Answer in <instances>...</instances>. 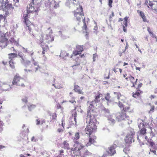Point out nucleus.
<instances>
[{
  "mask_svg": "<svg viewBox=\"0 0 157 157\" xmlns=\"http://www.w3.org/2000/svg\"><path fill=\"white\" fill-rule=\"evenodd\" d=\"M102 94H99L96 96L95 99L93 101L89 106L87 110L86 122H88V125H87L85 130L86 134L89 136L95 132L97 128L96 124L97 123L96 119L94 115L91 114V112H93L94 105H97V103L100 101V98L101 97Z\"/></svg>",
  "mask_w": 157,
  "mask_h": 157,
  "instance_id": "nucleus-1",
  "label": "nucleus"
},
{
  "mask_svg": "<svg viewBox=\"0 0 157 157\" xmlns=\"http://www.w3.org/2000/svg\"><path fill=\"white\" fill-rule=\"evenodd\" d=\"M74 148H72L71 150L76 155H80L81 157H86L87 156L91 155V153L85 148V146L76 140H74Z\"/></svg>",
  "mask_w": 157,
  "mask_h": 157,
  "instance_id": "nucleus-2",
  "label": "nucleus"
},
{
  "mask_svg": "<svg viewBox=\"0 0 157 157\" xmlns=\"http://www.w3.org/2000/svg\"><path fill=\"white\" fill-rule=\"evenodd\" d=\"M50 28L48 29L47 31L48 33L45 36H44L43 34L40 35V38L39 40V43L41 44V46L45 43V42L49 44L50 42L54 40V38L53 36L52 35V30L50 29Z\"/></svg>",
  "mask_w": 157,
  "mask_h": 157,
  "instance_id": "nucleus-3",
  "label": "nucleus"
},
{
  "mask_svg": "<svg viewBox=\"0 0 157 157\" xmlns=\"http://www.w3.org/2000/svg\"><path fill=\"white\" fill-rule=\"evenodd\" d=\"M37 0H33L31 3L27 6V13H33L36 12L39 10L40 3L37 2Z\"/></svg>",
  "mask_w": 157,
  "mask_h": 157,
  "instance_id": "nucleus-4",
  "label": "nucleus"
},
{
  "mask_svg": "<svg viewBox=\"0 0 157 157\" xmlns=\"http://www.w3.org/2000/svg\"><path fill=\"white\" fill-rule=\"evenodd\" d=\"M114 94L116 95L117 96V98L119 100L118 106L121 108H123V111L125 113V112H130V107L128 106L126 107H124L123 103L124 102V97L121 95V93L118 92H114Z\"/></svg>",
  "mask_w": 157,
  "mask_h": 157,
  "instance_id": "nucleus-5",
  "label": "nucleus"
},
{
  "mask_svg": "<svg viewBox=\"0 0 157 157\" xmlns=\"http://www.w3.org/2000/svg\"><path fill=\"white\" fill-rule=\"evenodd\" d=\"M9 33H2L0 36V46L2 48H4L7 45L8 42Z\"/></svg>",
  "mask_w": 157,
  "mask_h": 157,
  "instance_id": "nucleus-6",
  "label": "nucleus"
},
{
  "mask_svg": "<svg viewBox=\"0 0 157 157\" xmlns=\"http://www.w3.org/2000/svg\"><path fill=\"white\" fill-rule=\"evenodd\" d=\"M24 79L20 77L19 75L17 74L13 78L12 84L13 85L24 86L25 85L24 84Z\"/></svg>",
  "mask_w": 157,
  "mask_h": 157,
  "instance_id": "nucleus-7",
  "label": "nucleus"
},
{
  "mask_svg": "<svg viewBox=\"0 0 157 157\" xmlns=\"http://www.w3.org/2000/svg\"><path fill=\"white\" fill-rule=\"evenodd\" d=\"M8 0H0V7L2 8L4 7L8 10L9 13H11L13 11L14 8L12 7L11 4H7Z\"/></svg>",
  "mask_w": 157,
  "mask_h": 157,
  "instance_id": "nucleus-8",
  "label": "nucleus"
},
{
  "mask_svg": "<svg viewBox=\"0 0 157 157\" xmlns=\"http://www.w3.org/2000/svg\"><path fill=\"white\" fill-rule=\"evenodd\" d=\"M74 16L77 20L79 21L81 18L84 16L82 7L80 5L77 7V9L74 13Z\"/></svg>",
  "mask_w": 157,
  "mask_h": 157,
  "instance_id": "nucleus-9",
  "label": "nucleus"
},
{
  "mask_svg": "<svg viewBox=\"0 0 157 157\" xmlns=\"http://www.w3.org/2000/svg\"><path fill=\"white\" fill-rule=\"evenodd\" d=\"M121 146V143L118 140H115L114 143V146L109 148V150L107 151L108 154L110 156L113 155L115 153V148Z\"/></svg>",
  "mask_w": 157,
  "mask_h": 157,
  "instance_id": "nucleus-10",
  "label": "nucleus"
},
{
  "mask_svg": "<svg viewBox=\"0 0 157 157\" xmlns=\"http://www.w3.org/2000/svg\"><path fill=\"white\" fill-rule=\"evenodd\" d=\"M135 134V132L133 130L127 134L124 139L126 144H129L132 143V142H134V135Z\"/></svg>",
  "mask_w": 157,
  "mask_h": 157,
  "instance_id": "nucleus-11",
  "label": "nucleus"
},
{
  "mask_svg": "<svg viewBox=\"0 0 157 157\" xmlns=\"http://www.w3.org/2000/svg\"><path fill=\"white\" fill-rule=\"evenodd\" d=\"M31 61L33 64L30 67L31 69H29V71L33 72V71H34L35 72H36L40 68L39 64L37 62L35 61L33 58H32L31 59Z\"/></svg>",
  "mask_w": 157,
  "mask_h": 157,
  "instance_id": "nucleus-12",
  "label": "nucleus"
},
{
  "mask_svg": "<svg viewBox=\"0 0 157 157\" xmlns=\"http://www.w3.org/2000/svg\"><path fill=\"white\" fill-rule=\"evenodd\" d=\"M129 116L127 115L126 113L123 111H122L121 112L117 113L116 116V118L119 121L124 120L125 119L129 120Z\"/></svg>",
  "mask_w": 157,
  "mask_h": 157,
  "instance_id": "nucleus-13",
  "label": "nucleus"
},
{
  "mask_svg": "<svg viewBox=\"0 0 157 157\" xmlns=\"http://www.w3.org/2000/svg\"><path fill=\"white\" fill-rule=\"evenodd\" d=\"M11 89L10 85L6 82H2L0 88V90L4 91H10Z\"/></svg>",
  "mask_w": 157,
  "mask_h": 157,
  "instance_id": "nucleus-14",
  "label": "nucleus"
},
{
  "mask_svg": "<svg viewBox=\"0 0 157 157\" xmlns=\"http://www.w3.org/2000/svg\"><path fill=\"white\" fill-rule=\"evenodd\" d=\"M29 13H26V14H24V23L27 26H28L29 30V33L30 34H31V29L29 27V25L30 24V22L28 19V14Z\"/></svg>",
  "mask_w": 157,
  "mask_h": 157,
  "instance_id": "nucleus-15",
  "label": "nucleus"
},
{
  "mask_svg": "<svg viewBox=\"0 0 157 157\" xmlns=\"http://www.w3.org/2000/svg\"><path fill=\"white\" fill-rule=\"evenodd\" d=\"M82 46L81 45H77L76 47V49L73 52V54L75 56L78 55L81 53V52L83 51Z\"/></svg>",
  "mask_w": 157,
  "mask_h": 157,
  "instance_id": "nucleus-16",
  "label": "nucleus"
},
{
  "mask_svg": "<svg viewBox=\"0 0 157 157\" xmlns=\"http://www.w3.org/2000/svg\"><path fill=\"white\" fill-rule=\"evenodd\" d=\"M96 139V137L95 136H92V137H90L89 142L86 144V146L88 147L90 146L92 144H94L96 142L95 140Z\"/></svg>",
  "mask_w": 157,
  "mask_h": 157,
  "instance_id": "nucleus-17",
  "label": "nucleus"
},
{
  "mask_svg": "<svg viewBox=\"0 0 157 157\" xmlns=\"http://www.w3.org/2000/svg\"><path fill=\"white\" fill-rule=\"evenodd\" d=\"M22 49H23V52L25 53H27L31 57L33 58L32 56L34 54V52L33 50L28 49L27 48H25L24 47H22Z\"/></svg>",
  "mask_w": 157,
  "mask_h": 157,
  "instance_id": "nucleus-18",
  "label": "nucleus"
},
{
  "mask_svg": "<svg viewBox=\"0 0 157 157\" xmlns=\"http://www.w3.org/2000/svg\"><path fill=\"white\" fill-rule=\"evenodd\" d=\"M115 116L114 115H109L107 117V119L109 123L111 125H113L115 122Z\"/></svg>",
  "mask_w": 157,
  "mask_h": 157,
  "instance_id": "nucleus-19",
  "label": "nucleus"
},
{
  "mask_svg": "<svg viewBox=\"0 0 157 157\" xmlns=\"http://www.w3.org/2000/svg\"><path fill=\"white\" fill-rule=\"evenodd\" d=\"M69 56V54L64 51H62L60 55V58L63 59L64 60H66L67 57Z\"/></svg>",
  "mask_w": 157,
  "mask_h": 157,
  "instance_id": "nucleus-20",
  "label": "nucleus"
},
{
  "mask_svg": "<svg viewBox=\"0 0 157 157\" xmlns=\"http://www.w3.org/2000/svg\"><path fill=\"white\" fill-rule=\"evenodd\" d=\"M67 2L66 3V5L68 7H70V5L71 4H76L78 2L77 0H67Z\"/></svg>",
  "mask_w": 157,
  "mask_h": 157,
  "instance_id": "nucleus-21",
  "label": "nucleus"
},
{
  "mask_svg": "<svg viewBox=\"0 0 157 157\" xmlns=\"http://www.w3.org/2000/svg\"><path fill=\"white\" fill-rule=\"evenodd\" d=\"M9 58L10 60L13 61L14 58L17 57V54L15 53H11L8 54Z\"/></svg>",
  "mask_w": 157,
  "mask_h": 157,
  "instance_id": "nucleus-22",
  "label": "nucleus"
},
{
  "mask_svg": "<svg viewBox=\"0 0 157 157\" xmlns=\"http://www.w3.org/2000/svg\"><path fill=\"white\" fill-rule=\"evenodd\" d=\"M77 115V112L75 111L74 113H73L72 116L74 117V120L73 121H71L72 124L74 125H76V117Z\"/></svg>",
  "mask_w": 157,
  "mask_h": 157,
  "instance_id": "nucleus-23",
  "label": "nucleus"
},
{
  "mask_svg": "<svg viewBox=\"0 0 157 157\" xmlns=\"http://www.w3.org/2000/svg\"><path fill=\"white\" fill-rule=\"evenodd\" d=\"M138 127L140 129L145 126L144 125V124L143 121L140 119H138Z\"/></svg>",
  "mask_w": 157,
  "mask_h": 157,
  "instance_id": "nucleus-24",
  "label": "nucleus"
},
{
  "mask_svg": "<svg viewBox=\"0 0 157 157\" xmlns=\"http://www.w3.org/2000/svg\"><path fill=\"white\" fill-rule=\"evenodd\" d=\"M74 90L75 91L78 92L79 94H82L83 92L82 90L79 89V87L78 85H75Z\"/></svg>",
  "mask_w": 157,
  "mask_h": 157,
  "instance_id": "nucleus-25",
  "label": "nucleus"
},
{
  "mask_svg": "<svg viewBox=\"0 0 157 157\" xmlns=\"http://www.w3.org/2000/svg\"><path fill=\"white\" fill-rule=\"evenodd\" d=\"M142 93V91H141L140 90H137L135 93H133V97L135 98H137L140 94H141Z\"/></svg>",
  "mask_w": 157,
  "mask_h": 157,
  "instance_id": "nucleus-26",
  "label": "nucleus"
},
{
  "mask_svg": "<svg viewBox=\"0 0 157 157\" xmlns=\"http://www.w3.org/2000/svg\"><path fill=\"white\" fill-rule=\"evenodd\" d=\"M29 129L28 128L26 129V131L25 132H23L21 134V137L23 139H24V137L26 136L27 134L29 132Z\"/></svg>",
  "mask_w": 157,
  "mask_h": 157,
  "instance_id": "nucleus-27",
  "label": "nucleus"
},
{
  "mask_svg": "<svg viewBox=\"0 0 157 157\" xmlns=\"http://www.w3.org/2000/svg\"><path fill=\"white\" fill-rule=\"evenodd\" d=\"M18 56L21 59V63H23V62H25V56L21 52H19L18 53Z\"/></svg>",
  "mask_w": 157,
  "mask_h": 157,
  "instance_id": "nucleus-28",
  "label": "nucleus"
},
{
  "mask_svg": "<svg viewBox=\"0 0 157 157\" xmlns=\"http://www.w3.org/2000/svg\"><path fill=\"white\" fill-rule=\"evenodd\" d=\"M126 144L127 145L125 147L123 151L124 152L125 154H127L129 150V148L128 144Z\"/></svg>",
  "mask_w": 157,
  "mask_h": 157,
  "instance_id": "nucleus-29",
  "label": "nucleus"
},
{
  "mask_svg": "<svg viewBox=\"0 0 157 157\" xmlns=\"http://www.w3.org/2000/svg\"><path fill=\"white\" fill-rule=\"evenodd\" d=\"M31 61H30L29 60H27L26 61L25 60V62H23V63H22L23 64H24V65L26 67H28L30 65L31 63Z\"/></svg>",
  "mask_w": 157,
  "mask_h": 157,
  "instance_id": "nucleus-30",
  "label": "nucleus"
},
{
  "mask_svg": "<svg viewBox=\"0 0 157 157\" xmlns=\"http://www.w3.org/2000/svg\"><path fill=\"white\" fill-rule=\"evenodd\" d=\"M36 124L37 125L40 124V125L42 124L43 123H44L45 122V121L44 120H42L41 121L39 120L38 119L36 120Z\"/></svg>",
  "mask_w": 157,
  "mask_h": 157,
  "instance_id": "nucleus-31",
  "label": "nucleus"
},
{
  "mask_svg": "<svg viewBox=\"0 0 157 157\" xmlns=\"http://www.w3.org/2000/svg\"><path fill=\"white\" fill-rule=\"evenodd\" d=\"M15 64V63L13 61L11 60H10L9 61V64L10 66L13 69L14 68V64Z\"/></svg>",
  "mask_w": 157,
  "mask_h": 157,
  "instance_id": "nucleus-32",
  "label": "nucleus"
},
{
  "mask_svg": "<svg viewBox=\"0 0 157 157\" xmlns=\"http://www.w3.org/2000/svg\"><path fill=\"white\" fill-rule=\"evenodd\" d=\"M63 144L64 145V148L65 149H69V145L67 142L64 141Z\"/></svg>",
  "mask_w": 157,
  "mask_h": 157,
  "instance_id": "nucleus-33",
  "label": "nucleus"
},
{
  "mask_svg": "<svg viewBox=\"0 0 157 157\" xmlns=\"http://www.w3.org/2000/svg\"><path fill=\"white\" fill-rule=\"evenodd\" d=\"M28 106L29 110L31 111L35 108L36 105H31L30 106L28 105Z\"/></svg>",
  "mask_w": 157,
  "mask_h": 157,
  "instance_id": "nucleus-34",
  "label": "nucleus"
},
{
  "mask_svg": "<svg viewBox=\"0 0 157 157\" xmlns=\"http://www.w3.org/2000/svg\"><path fill=\"white\" fill-rule=\"evenodd\" d=\"M140 129V133L142 135H144L146 133V129L144 127L141 128Z\"/></svg>",
  "mask_w": 157,
  "mask_h": 157,
  "instance_id": "nucleus-35",
  "label": "nucleus"
},
{
  "mask_svg": "<svg viewBox=\"0 0 157 157\" xmlns=\"http://www.w3.org/2000/svg\"><path fill=\"white\" fill-rule=\"evenodd\" d=\"M83 22L84 23V25L82 27V29L83 30L84 29L85 31H86L87 29V26L85 23V18H84V19H83Z\"/></svg>",
  "mask_w": 157,
  "mask_h": 157,
  "instance_id": "nucleus-36",
  "label": "nucleus"
},
{
  "mask_svg": "<svg viewBox=\"0 0 157 157\" xmlns=\"http://www.w3.org/2000/svg\"><path fill=\"white\" fill-rule=\"evenodd\" d=\"M149 5L152 7V8L154 9H155L156 8V6L155 5V3L153 4L152 2H149Z\"/></svg>",
  "mask_w": 157,
  "mask_h": 157,
  "instance_id": "nucleus-37",
  "label": "nucleus"
},
{
  "mask_svg": "<svg viewBox=\"0 0 157 157\" xmlns=\"http://www.w3.org/2000/svg\"><path fill=\"white\" fill-rule=\"evenodd\" d=\"M137 11V13L139 14L140 16L141 17V18L145 16L144 13L142 11L139 10H138Z\"/></svg>",
  "mask_w": 157,
  "mask_h": 157,
  "instance_id": "nucleus-38",
  "label": "nucleus"
},
{
  "mask_svg": "<svg viewBox=\"0 0 157 157\" xmlns=\"http://www.w3.org/2000/svg\"><path fill=\"white\" fill-rule=\"evenodd\" d=\"M79 133L78 132H76L75 136V139L77 140L79 138Z\"/></svg>",
  "mask_w": 157,
  "mask_h": 157,
  "instance_id": "nucleus-39",
  "label": "nucleus"
},
{
  "mask_svg": "<svg viewBox=\"0 0 157 157\" xmlns=\"http://www.w3.org/2000/svg\"><path fill=\"white\" fill-rule=\"evenodd\" d=\"M51 116H52V119L54 120L56 119L57 117V115L56 113H53L51 114Z\"/></svg>",
  "mask_w": 157,
  "mask_h": 157,
  "instance_id": "nucleus-40",
  "label": "nucleus"
},
{
  "mask_svg": "<svg viewBox=\"0 0 157 157\" xmlns=\"http://www.w3.org/2000/svg\"><path fill=\"white\" fill-rule=\"evenodd\" d=\"M128 17H126L124 18V25L126 27H127V20L128 19Z\"/></svg>",
  "mask_w": 157,
  "mask_h": 157,
  "instance_id": "nucleus-41",
  "label": "nucleus"
},
{
  "mask_svg": "<svg viewBox=\"0 0 157 157\" xmlns=\"http://www.w3.org/2000/svg\"><path fill=\"white\" fill-rule=\"evenodd\" d=\"M110 98V97L109 95V94L108 93L105 96V98L107 101H109Z\"/></svg>",
  "mask_w": 157,
  "mask_h": 157,
  "instance_id": "nucleus-42",
  "label": "nucleus"
},
{
  "mask_svg": "<svg viewBox=\"0 0 157 157\" xmlns=\"http://www.w3.org/2000/svg\"><path fill=\"white\" fill-rule=\"evenodd\" d=\"M10 41L11 42L13 43L14 44L17 46L18 44L17 42L14 39L12 38Z\"/></svg>",
  "mask_w": 157,
  "mask_h": 157,
  "instance_id": "nucleus-43",
  "label": "nucleus"
},
{
  "mask_svg": "<svg viewBox=\"0 0 157 157\" xmlns=\"http://www.w3.org/2000/svg\"><path fill=\"white\" fill-rule=\"evenodd\" d=\"M27 98L26 97H24L22 99L23 102L25 103L27 102Z\"/></svg>",
  "mask_w": 157,
  "mask_h": 157,
  "instance_id": "nucleus-44",
  "label": "nucleus"
},
{
  "mask_svg": "<svg viewBox=\"0 0 157 157\" xmlns=\"http://www.w3.org/2000/svg\"><path fill=\"white\" fill-rule=\"evenodd\" d=\"M129 80L132 83L133 82V80H134V78L133 77H132L131 76H130L129 77Z\"/></svg>",
  "mask_w": 157,
  "mask_h": 157,
  "instance_id": "nucleus-45",
  "label": "nucleus"
},
{
  "mask_svg": "<svg viewBox=\"0 0 157 157\" xmlns=\"http://www.w3.org/2000/svg\"><path fill=\"white\" fill-rule=\"evenodd\" d=\"M154 106H152L151 107V108L149 111V113H151L154 112Z\"/></svg>",
  "mask_w": 157,
  "mask_h": 157,
  "instance_id": "nucleus-46",
  "label": "nucleus"
},
{
  "mask_svg": "<svg viewBox=\"0 0 157 157\" xmlns=\"http://www.w3.org/2000/svg\"><path fill=\"white\" fill-rule=\"evenodd\" d=\"M97 55L96 54H94L93 55V62H95L96 60V58L97 57Z\"/></svg>",
  "mask_w": 157,
  "mask_h": 157,
  "instance_id": "nucleus-47",
  "label": "nucleus"
},
{
  "mask_svg": "<svg viewBox=\"0 0 157 157\" xmlns=\"http://www.w3.org/2000/svg\"><path fill=\"white\" fill-rule=\"evenodd\" d=\"M113 3V0H109V6L110 7H112V4Z\"/></svg>",
  "mask_w": 157,
  "mask_h": 157,
  "instance_id": "nucleus-48",
  "label": "nucleus"
},
{
  "mask_svg": "<svg viewBox=\"0 0 157 157\" xmlns=\"http://www.w3.org/2000/svg\"><path fill=\"white\" fill-rule=\"evenodd\" d=\"M143 19V21L144 22H148L147 20L146 19V17L145 15L142 18Z\"/></svg>",
  "mask_w": 157,
  "mask_h": 157,
  "instance_id": "nucleus-49",
  "label": "nucleus"
},
{
  "mask_svg": "<svg viewBox=\"0 0 157 157\" xmlns=\"http://www.w3.org/2000/svg\"><path fill=\"white\" fill-rule=\"evenodd\" d=\"M52 85L53 86H54L56 88V89H60L61 88V87L60 86H56L55 85L54 83Z\"/></svg>",
  "mask_w": 157,
  "mask_h": 157,
  "instance_id": "nucleus-50",
  "label": "nucleus"
},
{
  "mask_svg": "<svg viewBox=\"0 0 157 157\" xmlns=\"http://www.w3.org/2000/svg\"><path fill=\"white\" fill-rule=\"evenodd\" d=\"M52 85L53 86H54L56 88V89H60L61 88V87L60 86H56L55 85L54 83Z\"/></svg>",
  "mask_w": 157,
  "mask_h": 157,
  "instance_id": "nucleus-51",
  "label": "nucleus"
},
{
  "mask_svg": "<svg viewBox=\"0 0 157 157\" xmlns=\"http://www.w3.org/2000/svg\"><path fill=\"white\" fill-rule=\"evenodd\" d=\"M15 2V5L16 7L18 6V2H19V0H13Z\"/></svg>",
  "mask_w": 157,
  "mask_h": 157,
  "instance_id": "nucleus-52",
  "label": "nucleus"
},
{
  "mask_svg": "<svg viewBox=\"0 0 157 157\" xmlns=\"http://www.w3.org/2000/svg\"><path fill=\"white\" fill-rule=\"evenodd\" d=\"M154 2L155 3V5L156 6V8L155 9V11L157 13V0H153Z\"/></svg>",
  "mask_w": 157,
  "mask_h": 157,
  "instance_id": "nucleus-53",
  "label": "nucleus"
},
{
  "mask_svg": "<svg viewBox=\"0 0 157 157\" xmlns=\"http://www.w3.org/2000/svg\"><path fill=\"white\" fill-rule=\"evenodd\" d=\"M63 131V129L61 128H59L57 129V132L59 133L62 132Z\"/></svg>",
  "mask_w": 157,
  "mask_h": 157,
  "instance_id": "nucleus-54",
  "label": "nucleus"
},
{
  "mask_svg": "<svg viewBox=\"0 0 157 157\" xmlns=\"http://www.w3.org/2000/svg\"><path fill=\"white\" fill-rule=\"evenodd\" d=\"M103 110L104 111L107 113H109V111L108 109H106L105 108H104L103 109Z\"/></svg>",
  "mask_w": 157,
  "mask_h": 157,
  "instance_id": "nucleus-55",
  "label": "nucleus"
},
{
  "mask_svg": "<svg viewBox=\"0 0 157 157\" xmlns=\"http://www.w3.org/2000/svg\"><path fill=\"white\" fill-rule=\"evenodd\" d=\"M42 49H43V51H42V54L43 55V56H44V54L45 53V51L47 49H45L46 50H45V49L44 47H42Z\"/></svg>",
  "mask_w": 157,
  "mask_h": 157,
  "instance_id": "nucleus-56",
  "label": "nucleus"
},
{
  "mask_svg": "<svg viewBox=\"0 0 157 157\" xmlns=\"http://www.w3.org/2000/svg\"><path fill=\"white\" fill-rule=\"evenodd\" d=\"M150 34L152 37H154L156 39H157L156 36L152 32L151 33H150Z\"/></svg>",
  "mask_w": 157,
  "mask_h": 157,
  "instance_id": "nucleus-57",
  "label": "nucleus"
},
{
  "mask_svg": "<svg viewBox=\"0 0 157 157\" xmlns=\"http://www.w3.org/2000/svg\"><path fill=\"white\" fill-rule=\"evenodd\" d=\"M142 85H143V84L142 83H140L138 85V87L136 88V89L137 90H139V88H140L142 86Z\"/></svg>",
  "mask_w": 157,
  "mask_h": 157,
  "instance_id": "nucleus-58",
  "label": "nucleus"
},
{
  "mask_svg": "<svg viewBox=\"0 0 157 157\" xmlns=\"http://www.w3.org/2000/svg\"><path fill=\"white\" fill-rule=\"evenodd\" d=\"M147 31L149 32V33L150 34V33H151L152 32L151 31V30L149 27H147Z\"/></svg>",
  "mask_w": 157,
  "mask_h": 157,
  "instance_id": "nucleus-59",
  "label": "nucleus"
},
{
  "mask_svg": "<svg viewBox=\"0 0 157 157\" xmlns=\"http://www.w3.org/2000/svg\"><path fill=\"white\" fill-rule=\"evenodd\" d=\"M114 13L113 12H112V14L111 15H110L109 17V19L110 20L112 18V17H114Z\"/></svg>",
  "mask_w": 157,
  "mask_h": 157,
  "instance_id": "nucleus-60",
  "label": "nucleus"
},
{
  "mask_svg": "<svg viewBox=\"0 0 157 157\" xmlns=\"http://www.w3.org/2000/svg\"><path fill=\"white\" fill-rule=\"evenodd\" d=\"M123 30L124 31V32H126L127 31L126 29V27L124 25L123 26Z\"/></svg>",
  "mask_w": 157,
  "mask_h": 157,
  "instance_id": "nucleus-61",
  "label": "nucleus"
},
{
  "mask_svg": "<svg viewBox=\"0 0 157 157\" xmlns=\"http://www.w3.org/2000/svg\"><path fill=\"white\" fill-rule=\"evenodd\" d=\"M69 101L74 105H75L76 103L75 101L73 100H70Z\"/></svg>",
  "mask_w": 157,
  "mask_h": 157,
  "instance_id": "nucleus-62",
  "label": "nucleus"
},
{
  "mask_svg": "<svg viewBox=\"0 0 157 157\" xmlns=\"http://www.w3.org/2000/svg\"><path fill=\"white\" fill-rule=\"evenodd\" d=\"M10 117V115L9 114L6 117V119L9 120V119Z\"/></svg>",
  "mask_w": 157,
  "mask_h": 157,
  "instance_id": "nucleus-63",
  "label": "nucleus"
},
{
  "mask_svg": "<svg viewBox=\"0 0 157 157\" xmlns=\"http://www.w3.org/2000/svg\"><path fill=\"white\" fill-rule=\"evenodd\" d=\"M34 139H35L34 137L33 136L31 139V141H32L36 142V140Z\"/></svg>",
  "mask_w": 157,
  "mask_h": 157,
  "instance_id": "nucleus-64",
  "label": "nucleus"
}]
</instances>
